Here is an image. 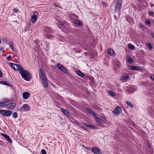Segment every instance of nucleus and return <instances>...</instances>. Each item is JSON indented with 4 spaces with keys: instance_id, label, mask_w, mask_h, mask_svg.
I'll list each match as a JSON object with an SVG mask.
<instances>
[{
    "instance_id": "41",
    "label": "nucleus",
    "mask_w": 154,
    "mask_h": 154,
    "mask_svg": "<svg viewBox=\"0 0 154 154\" xmlns=\"http://www.w3.org/2000/svg\"><path fill=\"white\" fill-rule=\"evenodd\" d=\"M13 10L14 13H17L18 12V10L16 8H14Z\"/></svg>"
},
{
    "instance_id": "49",
    "label": "nucleus",
    "mask_w": 154,
    "mask_h": 154,
    "mask_svg": "<svg viewBox=\"0 0 154 154\" xmlns=\"http://www.w3.org/2000/svg\"><path fill=\"white\" fill-rule=\"evenodd\" d=\"M151 34L152 37L154 38V33L152 32Z\"/></svg>"
},
{
    "instance_id": "26",
    "label": "nucleus",
    "mask_w": 154,
    "mask_h": 154,
    "mask_svg": "<svg viewBox=\"0 0 154 154\" xmlns=\"http://www.w3.org/2000/svg\"><path fill=\"white\" fill-rule=\"evenodd\" d=\"M145 21L146 23V24L147 26L150 25L151 24V22L150 21V20L149 19H145Z\"/></svg>"
},
{
    "instance_id": "36",
    "label": "nucleus",
    "mask_w": 154,
    "mask_h": 154,
    "mask_svg": "<svg viewBox=\"0 0 154 154\" xmlns=\"http://www.w3.org/2000/svg\"><path fill=\"white\" fill-rule=\"evenodd\" d=\"M2 40L5 43H7L8 40L7 38H2Z\"/></svg>"
},
{
    "instance_id": "53",
    "label": "nucleus",
    "mask_w": 154,
    "mask_h": 154,
    "mask_svg": "<svg viewBox=\"0 0 154 154\" xmlns=\"http://www.w3.org/2000/svg\"><path fill=\"white\" fill-rule=\"evenodd\" d=\"M148 146L150 148V145L149 144V145H148Z\"/></svg>"
},
{
    "instance_id": "25",
    "label": "nucleus",
    "mask_w": 154,
    "mask_h": 154,
    "mask_svg": "<svg viewBox=\"0 0 154 154\" xmlns=\"http://www.w3.org/2000/svg\"><path fill=\"white\" fill-rule=\"evenodd\" d=\"M129 78V76L127 75H125L122 76V79L123 80H125L128 79Z\"/></svg>"
},
{
    "instance_id": "22",
    "label": "nucleus",
    "mask_w": 154,
    "mask_h": 154,
    "mask_svg": "<svg viewBox=\"0 0 154 154\" xmlns=\"http://www.w3.org/2000/svg\"><path fill=\"white\" fill-rule=\"evenodd\" d=\"M128 48L129 49L133 50L134 48V46L133 45L129 44L128 45Z\"/></svg>"
},
{
    "instance_id": "38",
    "label": "nucleus",
    "mask_w": 154,
    "mask_h": 154,
    "mask_svg": "<svg viewBox=\"0 0 154 154\" xmlns=\"http://www.w3.org/2000/svg\"><path fill=\"white\" fill-rule=\"evenodd\" d=\"M5 105L3 103H0V107L1 108H3L4 107V106Z\"/></svg>"
},
{
    "instance_id": "1",
    "label": "nucleus",
    "mask_w": 154,
    "mask_h": 154,
    "mask_svg": "<svg viewBox=\"0 0 154 154\" xmlns=\"http://www.w3.org/2000/svg\"><path fill=\"white\" fill-rule=\"evenodd\" d=\"M39 77L43 87L45 88H47L48 83L47 78L44 70L42 69H41L39 71Z\"/></svg>"
},
{
    "instance_id": "33",
    "label": "nucleus",
    "mask_w": 154,
    "mask_h": 154,
    "mask_svg": "<svg viewBox=\"0 0 154 154\" xmlns=\"http://www.w3.org/2000/svg\"><path fill=\"white\" fill-rule=\"evenodd\" d=\"M77 16L75 14H73L71 16V17L73 19H74L75 20H77L76 19L77 18Z\"/></svg>"
},
{
    "instance_id": "17",
    "label": "nucleus",
    "mask_w": 154,
    "mask_h": 154,
    "mask_svg": "<svg viewBox=\"0 0 154 154\" xmlns=\"http://www.w3.org/2000/svg\"><path fill=\"white\" fill-rule=\"evenodd\" d=\"M61 111L64 114L69 116L70 113L66 110L64 109L61 108Z\"/></svg>"
},
{
    "instance_id": "9",
    "label": "nucleus",
    "mask_w": 154,
    "mask_h": 154,
    "mask_svg": "<svg viewBox=\"0 0 154 154\" xmlns=\"http://www.w3.org/2000/svg\"><path fill=\"white\" fill-rule=\"evenodd\" d=\"M121 111V107L119 106H117L114 109L113 112L114 114L117 115L120 113Z\"/></svg>"
},
{
    "instance_id": "54",
    "label": "nucleus",
    "mask_w": 154,
    "mask_h": 154,
    "mask_svg": "<svg viewBox=\"0 0 154 154\" xmlns=\"http://www.w3.org/2000/svg\"><path fill=\"white\" fill-rule=\"evenodd\" d=\"M1 39L0 38V44L1 43Z\"/></svg>"
},
{
    "instance_id": "44",
    "label": "nucleus",
    "mask_w": 154,
    "mask_h": 154,
    "mask_svg": "<svg viewBox=\"0 0 154 154\" xmlns=\"http://www.w3.org/2000/svg\"><path fill=\"white\" fill-rule=\"evenodd\" d=\"M103 5L105 6H108V5L105 2H103Z\"/></svg>"
},
{
    "instance_id": "37",
    "label": "nucleus",
    "mask_w": 154,
    "mask_h": 154,
    "mask_svg": "<svg viewBox=\"0 0 154 154\" xmlns=\"http://www.w3.org/2000/svg\"><path fill=\"white\" fill-rule=\"evenodd\" d=\"M41 152L42 153V154H46V151L44 149H42L41 150Z\"/></svg>"
},
{
    "instance_id": "19",
    "label": "nucleus",
    "mask_w": 154,
    "mask_h": 154,
    "mask_svg": "<svg viewBox=\"0 0 154 154\" xmlns=\"http://www.w3.org/2000/svg\"><path fill=\"white\" fill-rule=\"evenodd\" d=\"M76 74L82 78H83L85 75L83 74L81 71L79 70H78L76 72Z\"/></svg>"
},
{
    "instance_id": "42",
    "label": "nucleus",
    "mask_w": 154,
    "mask_h": 154,
    "mask_svg": "<svg viewBox=\"0 0 154 154\" xmlns=\"http://www.w3.org/2000/svg\"><path fill=\"white\" fill-rule=\"evenodd\" d=\"M149 14H150V15L152 16H153L154 14V12H153V11H150L149 12Z\"/></svg>"
},
{
    "instance_id": "32",
    "label": "nucleus",
    "mask_w": 154,
    "mask_h": 154,
    "mask_svg": "<svg viewBox=\"0 0 154 154\" xmlns=\"http://www.w3.org/2000/svg\"><path fill=\"white\" fill-rule=\"evenodd\" d=\"M9 46L10 47V48L13 50V45L12 42H10L9 43Z\"/></svg>"
},
{
    "instance_id": "7",
    "label": "nucleus",
    "mask_w": 154,
    "mask_h": 154,
    "mask_svg": "<svg viewBox=\"0 0 154 154\" xmlns=\"http://www.w3.org/2000/svg\"><path fill=\"white\" fill-rule=\"evenodd\" d=\"M16 105V103H13L5 105V106L7 109L12 110L15 108Z\"/></svg>"
},
{
    "instance_id": "6",
    "label": "nucleus",
    "mask_w": 154,
    "mask_h": 154,
    "mask_svg": "<svg viewBox=\"0 0 154 154\" xmlns=\"http://www.w3.org/2000/svg\"><path fill=\"white\" fill-rule=\"evenodd\" d=\"M10 65L13 69L16 70H19L20 71L21 69V68H23L20 65H18L16 63H10Z\"/></svg>"
},
{
    "instance_id": "56",
    "label": "nucleus",
    "mask_w": 154,
    "mask_h": 154,
    "mask_svg": "<svg viewBox=\"0 0 154 154\" xmlns=\"http://www.w3.org/2000/svg\"><path fill=\"white\" fill-rule=\"evenodd\" d=\"M29 24H30L31 25V23H30Z\"/></svg>"
},
{
    "instance_id": "27",
    "label": "nucleus",
    "mask_w": 154,
    "mask_h": 154,
    "mask_svg": "<svg viewBox=\"0 0 154 154\" xmlns=\"http://www.w3.org/2000/svg\"><path fill=\"white\" fill-rule=\"evenodd\" d=\"M12 116L14 118H17L18 116L17 113L16 112H13L12 114Z\"/></svg>"
},
{
    "instance_id": "5",
    "label": "nucleus",
    "mask_w": 154,
    "mask_h": 154,
    "mask_svg": "<svg viewBox=\"0 0 154 154\" xmlns=\"http://www.w3.org/2000/svg\"><path fill=\"white\" fill-rule=\"evenodd\" d=\"M12 112L10 110H4L0 109V113L3 116H11Z\"/></svg>"
},
{
    "instance_id": "47",
    "label": "nucleus",
    "mask_w": 154,
    "mask_h": 154,
    "mask_svg": "<svg viewBox=\"0 0 154 154\" xmlns=\"http://www.w3.org/2000/svg\"><path fill=\"white\" fill-rule=\"evenodd\" d=\"M11 56H9L7 58V59L8 60H9L10 59H11Z\"/></svg>"
},
{
    "instance_id": "14",
    "label": "nucleus",
    "mask_w": 154,
    "mask_h": 154,
    "mask_svg": "<svg viewBox=\"0 0 154 154\" xmlns=\"http://www.w3.org/2000/svg\"><path fill=\"white\" fill-rule=\"evenodd\" d=\"M29 93L27 91L24 92L23 94V98L25 99H27L29 98Z\"/></svg>"
},
{
    "instance_id": "16",
    "label": "nucleus",
    "mask_w": 154,
    "mask_h": 154,
    "mask_svg": "<svg viewBox=\"0 0 154 154\" xmlns=\"http://www.w3.org/2000/svg\"><path fill=\"white\" fill-rule=\"evenodd\" d=\"M0 83L3 84L5 85H8L9 86H11V84L9 82H8L6 81H0Z\"/></svg>"
},
{
    "instance_id": "21",
    "label": "nucleus",
    "mask_w": 154,
    "mask_h": 154,
    "mask_svg": "<svg viewBox=\"0 0 154 154\" xmlns=\"http://www.w3.org/2000/svg\"><path fill=\"white\" fill-rule=\"evenodd\" d=\"M108 93L112 97H114L115 96V94L112 91L110 90H108L107 91Z\"/></svg>"
},
{
    "instance_id": "57",
    "label": "nucleus",
    "mask_w": 154,
    "mask_h": 154,
    "mask_svg": "<svg viewBox=\"0 0 154 154\" xmlns=\"http://www.w3.org/2000/svg\"><path fill=\"white\" fill-rule=\"evenodd\" d=\"M139 0V1H141V0Z\"/></svg>"
},
{
    "instance_id": "34",
    "label": "nucleus",
    "mask_w": 154,
    "mask_h": 154,
    "mask_svg": "<svg viewBox=\"0 0 154 154\" xmlns=\"http://www.w3.org/2000/svg\"><path fill=\"white\" fill-rule=\"evenodd\" d=\"M127 60L129 62L131 63H132L133 62V59L130 57H129L128 59Z\"/></svg>"
},
{
    "instance_id": "31",
    "label": "nucleus",
    "mask_w": 154,
    "mask_h": 154,
    "mask_svg": "<svg viewBox=\"0 0 154 154\" xmlns=\"http://www.w3.org/2000/svg\"><path fill=\"white\" fill-rule=\"evenodd\" d=\"M78 126L85 130H87V129L85 127L82 125L81 124H79V125Z\"/></svg>"
},
{
    "instance_id": "40",
    "label": "nucleus",
    "mask_w": 154,
    "mask_h": 154,
    "mask_svg": "<svg viewBox=\"0 0 154 154\" xmlns=\"http://www.w3.org/2000/svg\"><path fill=\"white\" fill-rule=\"evenodd\" d=\"M150 78L151 79H153L154 80V74H151L150 75Z\"/></svg>"
},
{
    "instance_id": "12",
    "label": "nucleus",
    "mask_w": 154,
    "mask_h": 154,
    "mask_svg": "<svg viewBox=\"0 0 154 154\" xmlns=\"http://www.w3.org/2000/svg\"><path fill=\"white\" fill-rule=\"evenodd\" d=\"M1 135L2 136L4 137L9 142L11 143H12V140L8 136L3 133H2Z\"/></svg>"
},
{
    "instance_id": "8",
    "label": "nucleus",
    "mask_w": 154,
    "mask_h": 154,
    "mask_svg": "<svg viewBox=\"0 0 154 154\" xmlns=\"http://www.w3.org/2000/svg\"><path fill=\"white\" fill-rule=\"evenodd\" d=\"M57 67L60 70L63 72L66 73L67 70L62 65L59 63L57 65Z\"/></svg>"
},
{
    "instance_id": "35",
    "label": "nucleus",
    "mask_w": 154,
    "mask_h": 154,
    "mask_svg": "<svg viewBox=\"0 0 154 154\" xmlns=\"http://www.w3.org/2000/svg\"><path fill=\"white\" fill-rule=\"evenodd\" d=\"M148 47L149 49H152L153 48L152 47V45L150 43H149L148 44Z\"/></svg>"
},
{
    "instance_id": "51",
    "label": "nucleus",
    "mask_w": 154,
    "mask_h": 154,
    "mask_svg": "<svg viewBox=\"0 0 154 154\" xmlns=\"http://www.w3.org/2000/svg\"><path fill=\"white\" fill-rule=\"evenodd\" d=\"M116 20V19L117 18V16H116V15H115L114 16Z\"/></svg>"
},
{
    "instance_id": "29",
    "label": "nucleus",
    "mask_w": 154,
    "mask_h": 154,
    "mask_svg": "<svg viewBox=\"0 0 154 154\" xmlns=\"http://www.w3.org/2000/svg\"><path fill=\"white\" fill-rule=\"evenodd\" d=\"M127 104L131 107H133L134 106L130 102L127 101L126 102Z\"/></svg>"
},
{
    "instance_id": "46",
    "label": "nucleus",
    "mask_w": 154,
    "mask_h": 154,
    "mask_svg": "<svg viewBox=\"0 0 154 154\" xmlns=\"http://www.w3.org/2000/svg\"><path fill=\"white\" fill-rule=\"evenodd\" d=\"M3 76V74L1 71L0 70V77H1Z\"/></svg>"
},
{
    "instance_id": "13",
    "label": "nucleus",
    "mask_w": 154,
    "mask_h": 154,
    "mask_svg": "<svg viewBox=\"0 0 154 154\" xmlns=\"http://www.w3.org/2000/svg\"><path fill=\"white\" fill-rule=\"evenodd\" d=\"M86 111L89 114H91V115H93L94 116H95L97 115L96 114L95 112L92 111L91 109L90 108H87L86 109Z\"/></svg>"
},
{
    "instance_id": "28",
    "label": "nucleus",
    "mask_w": 154,
    "mask_h": 154,
    "mask_svg": "<svg viewBox=\"0 0 154 154\" xmlns=\"http://www.w3.org/2000/svg\"><path fill=\"white\" fill-rule=\"evenodd\" d=\"M11 100H9L7 98H5L4 99V103H6L8 102H11Z\"/></svg>"
},
{
    "instance_id": "10",
    "label": "nucleus",
    "mask_w": 154,
    "mask_h": 154,
    "mask_svg": "<svg viewBox=\"0 0 154 154\" xmlns=\"http://www.w3.org/2000/svg\"><path fill=\"white\" fill-rule=\"evenodd\" d=\"M91 151L95 154H100V153L99 149L96 147H93L91 149Z\"/></svg>"
},
{
    "instance_id": "20",
    "label": "nucleus",
    "mask_w": 154,
    "mask_h": 154,
    "mask_svg": "<svg viewBox=\"0 0 154 154\" xmlns=\"http://www.w3.org/2000/svg\"><path fill=\"white\" fill-rule=\"evenodd\" d=\"M74 23L79 26H82V23L78 20H75Z\"/></svg>"
},
{
    "instance_id": "4",
    "label": "nucleus",
    "mask_w": 154,
    "mask_h": 154,
    "mask_svg": "<svg viewBox=\"0 0 154 154\" xmlns=\"http://www.w3.org/2000/svg\"><path fill=\"white\" fill-rule=\"evenodd\" d=\"M46 32L45 34L46 37L50 39L52 38L53 35L50 34V33H52L53 31L51 29L48 27H46L45 29Z\"/></svg>"
},
{
    "instance_id": "18",
    "label": "nucleus",
    "mask_w": 154,
    "mask_h": 154,
    "mask_svg": "<svg viewBox=\"0 0 154 154\" xmlns=\"http://www.w3.org/2000/svg\"><path fill=\"white\" fill-rule=\"evenodd\" d=\"M37 19L36 16L35 15H34L31 18V20L33 23H34L37 20Z\"/></svg>"
},
{
    "instance_id": "50",
    "label": "nucleus",
    "mask_w": 154,
    "mask_h": 154,
    "mask_svg": "<svg viewBox=\"0 0 154 154\" xmlns=\"http://www.w3.org/2000/svg\"><path fill=\"white\" fill-rule=\"evenodd\" d=\"M84 146L83 145V147L85 148L87 150H89V148L88 147H87V148L85 147H84Z\"/></svg>"
},
{
    "instance_id": "48",
    "label": "nucleus",
    "mask_w": 154,
    "mask_h": 154,
    "mask_svg": "<svg viewBox=\"0 0 154 154\" xmlns=\"http://www.w3.org/2000/svg\"><path fill=\"white\" fill-rule=\"evenodd\" d=\"M139 26L141 28H143L144 27V26L142 24H140Z\"/></svg>"
},
{
    "instance_id": "11",
    "label": "nucleus",
    "mask_w": 154,
    "mask_h": 154,
    "mask_svg": "<svg viewBox=\"0 0 154 154\" xmlns=\"http://www.w3.org/2000/svg\"><path fill=\"white\" fill-rule=\"evenodd\" d=\"M108 53L109 55L112 57L115 56V55L114 51L111 48L108 49Z\"/></svg>"
},
{
    "instance_id": "15",
    "label": "nucleus",
    "mask_w": 154,
    "mask_h": 154,
    "mask_svg": "<svg viewBox=\"0 0 154 154\" xmlns=\"http://www.w3.org/2000/svg\"><path fill=\"white\" fill-rule=\"evenodd\" d=\"M24 110L26 111H29L30 109V106L27 104H24L23 106Z\"/></svg>"
},
{
    "instance_id": "43",
    "label": "nucleus",
    "mask_w": 154,
    "mask_h": 154,
    "mask_svg": "<svg viewBox=\"0 0 154 154\" xmlns=\"http://www.w3.org/2000/svg\"><path fill=\"white\" fill-rule=\"evenodd\" d=\"M83 125H84L85 126H87L88 127V125H88V124L87 123H82Z\"/></svg>"
},
{
    "instance_id": "45",
    "label": "nucleus",
    "mask_w": 154,
    "mask_h": 154,
    "mask_svg": "<svg viewBox=\"0 0 154 154\" xmlns=\"http://www.w3.org/2000/svg\"><path fill=\"white\" fill-rule=\"evenodd\" d=\"M74 123L76 124V125H77L78 126V125L79 124H79L78 122L77 121H75L74 122Z\"/></svg>"
},
{
    "instance_id": "23",
    "label": "nucleus",
    "mask_w": 154,
    "mask_h": 154,
    "mask_svg": "<svg viewBox=\"0 0 154 154\" xmlns=\"http://www.w3.org/2000/svg\"><path fill=\"white\" fill-rule=\"evenodd\" d=\"M95 120L98 122L101 123H102L103 122V121L102 120L97 117L95 118Z\"/></svg>"
},
{
    "instance_id": "30",
    "label": "nucleus",
    "mask_w": 154,
    "mask_h": 154,
    "mask_svg": "<svg viewBox=\"0 0 154 154\" xmlns=\"http://www.w3.org/2000/svg\"><path fill=\"white\" fill-rule=\"evenodd\" d=\"M88 127L93 129H97V127L92 125H89Z\"/></svg>"
},
{
    "instance_id": "52",
    "label": "nucleus",
    "mask_w": 154,
    "mask_h": 154,
    "mask_svg": "<svg viewBox=\"0 0 154 154\" xmlns=\"http://www.w3.org/2000/svg\"><path fill=\"white\" fill-rule=\"evenodd\" d=\"M117 66H118V67H119L120 66V65L119 64H117Z\"/></svg>"
},
{
    "instance_id": "55",
    "label": "nucleus",
    "mask_w": 154,
    "mask_h": 154,
    "mask_svg": "<svg viewBox=\"0 0 154 154\" xmlns=\"http://www.w3.org/2000/svg\"><path fill=\"white\" fill-rule=\"evenodd\" d=\"M49 44V43H48L47 44L48 45Z\"/></svg>"
},
{
    "instance_id": "3",
    "label": "nucleus",
    "mask_w": 154,
    "mask_h": 154,
    "mask_svg": "<svg viewBox=\"0 0 154 154\" xmlns=\"http://www.w3.org/2000/svg\"><path fill=\"white\" fill-rule=\"evenodd\" d=\"M20 73L25 80L27 81H29L32 78V75L26 70H24L23 68H21L20 70Z\"/></svg>"
},
{
    "instance_id": "24",
    "label": "nucleus",
    "mask_w": 154,
    "mask_h": 154,
    "mask_svg": "<svg viewBox=\"0 0 154 154\" xmlns=\"http://www.w3.org/2000/svg\"><path fill=\"white\" fill-rule=\"evenodd\" d=\"M131 67V69L138 70L139 69V68L138 67L134 66H132Z\"/></svg>"
},
{
    "instance_id": "2",
    "label": "nucleus",
    "mask_w": 154,
    "mask_h": 154,
    "mask_svg": "<svg viewBox=\"0 0 154 154\" xmlns=\"http://www.w3.org/2000/svg\"><path fill=\"white\" fill-rule=\"evenodd\" d=\"M122 0H114V3L115 5V13L116 14L117 12V15L119 17L120 16V9L121 8Z\"/></svg>"
},
{
    "instance_id": "39",
    "label": "nucleus",
    "mask_w": 154,
    "mask_h": 154,
    "mask_svg": "<svg viewBox=\"0 0 154 154\" xmlns=\"http://www.w3.org/2000/svg\"><path fill=\"white\" fill-rule=\"evenodd\" d=\"M60 26H65V25L66 24L63 22H61L60 23Z\"/></svg>"
}]
</instances>
